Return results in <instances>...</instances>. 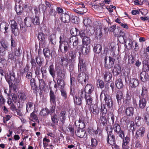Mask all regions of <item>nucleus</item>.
<instances>
[{"label":"nucleus","mask_w":149,"mask_h":149,"mask_svg":"<svg viewBox=\"0 0 149 149\" xmlns=\"http://www.w3.org/2000/svg\"><path fill=\"white\" fill-rule=\"evenodd\" d=\"M15 74L13 72L10 73V75L5 76V79L9 85L10 91L13 90L14 92H17L18 90L19 80L16 79L15 77Z\"/></svg>","instance_id":"obj_1"},{"label":"nucleus","mask_w":149,"mask_h":149,"mask_svg":"<svg viewBox=\"0 0 149 149\" xmlns=\"http://www.w3.org/2000/svg\"><path fill=\"white\" fill-rule=\"evenodd\" d=\"M110 83H107L105 85V89L103 90L101 92L100 97H101L102 95L104 94V100L105 101V104L109 108L111 107L113 105V102L111 97L108 94L106 91H108L109 88Z\"/></svg>","instance_id":"obj_2"},{"label":"nucleus","mask_w":149,"mask_h":149,"mask_svg":"<svg viewBox=\"0 0 149 149\" xmlns=\"http://www.w3.org/2000/svg\"><path fill=\"white\" fill-rule=\"evenodd\" d=\"M69 47L68 43L67 41L60 43L58 51L66 54L69 52Z\"/></svg>","instance_id":"obj_3"},{"label":"nucleus","mask_w":149,"mask_h":149,"mask_svg":"<svg viewBox=\"0 0 149 149\" xmlns=\"http://www.w3.org/2000/svg\"><path fill=\"white\" fill-rule=\"evenodd\" d=\"M79 63L78 64V69L79 72L81 73H85L84 72L86 70V65L82 57L80 56L79 58Z\"/></svg>","instance_id":"obj_4"},{"label":"nucleus","mask_w":149,"mask_h":149,"mask_svg":"<svg viewBox=\"0 0 149 149\" xmlns=\"http://www.w3.org/2000/svg\"><path fill=\"white\" fill-rule=\"evenodd\" d=\"M113 127L115 132L121 139H123L125 136L124 131L121 130L120 125L118 123H115L113 125Z\"/></svg>","instance_id":"obj_5"},{"label":"nucleus","mask_w":149,"mask_h":149,"mask_svg":"<svg viewBox=\"0 0 149 149\" xmlns=\"http://www.w3.org/2000/svg\"><path fill=\"white\" fill-rule=\"evenodd\" d=\"M88 76L85 73H80L77 77L78 82L82 85L85 84L86 83V81L88 80Z\"/></svg>","instance_id":"obj_6"},{"label":"nucleus","mask_w":149,"mask_h":149,"mask_svg":"<svg viewBox=\"0 0 149 149\" xmlns=\"http://www.w3.org/2000/svg\"><path fill=\"white\" fill-rule=\"evenodd\" d=\"M109 59L108 61H107V57H106L104 59L105 62L104 65L105 68H111L115 65L114 58L110 57V56H109Z\"/></svg>","instance_id":"obj_7"},{"label":"nucleus","mask_w":149,"mask_h":149,"mask_svg":"<svg viewBox=\"0 0 149 149\" xmlns=\"http://www.w3.org/2000/svg\"><path fill=\"white\" fill-rule=\"evenodd\" d=\"M10 26L12 32L15 36H17L19 34V30L18 28L17 23L14 20L10 21Z\"/></svg>","instance_id":"obj_8"},{"label":"nucleus","mask_w":149,"mask_h":149,"mask_svg":"<svg viewBox=\"0 0 149 149\" xmlns=\"http://www.w3.org/2000/svg\"><path fill=\"white\" fill-rule=\"evenodd\" d=\"M47 65H49L48 69L49 74L53 78H54L56 76V72L54 68L53 63L52 62L47 61L45 66L47 67Z\"/></svg>","instance_id":"obj_9"},{"label":"nucleus","mask_w":149,"mask_h":149,"mask_svg":"<svg viewBox=\"0 0 149 149\" xmlns=\"http://www.w3.org/2000/svg\"><path fill=\"white\" fill-rule=\"evenodd\" d=\"M55 69L57 71L58 75L57 79H64L66 73L65 69L60 68L58 67H56Z\"/></svg>","instance_id":"obj_10"},{"label":"nucleus","mask_w":149,"mask_h":149,"mask_svg":"<svg viewBox=\"0 0 149 149\" xmlns=\"http://www.w3.org/2000/svg\"><path fill=\"white\" fill-rule=\"evenodd\" d=\"M145 132V128L141 127L138 129L136 131L135 137L136 139H141L144 136Z\"/></svg>","instance_id":"obj_11"},{"label":"nucleus","mask_w":149,"mask_h":149,"mask_svg":"<svg viewBox=\"0 0 149 149\" xmlns=\"http://www.w3.org/2000/svg\"><path fill=\"white\" fill-rule=\"evenodd\" d=\"M38 38L39 40L40 44H42L43 45H45L47 37L43 32H40L38 34Z\"/></svg>","instance_id":"obj_12"},{"label":"nucleus","mask_w":149,"mask_h":149,"mask_svg":"<svg viewBox=\"0 0 149 149\" xmlns=\"http://www.w3.org/2000/svg\"><path fill=\"white\" fill-rule=\"evenodd\" d=\"M75 134L80 138H86L87 135L86 131L81 128H78L75 132Z\"/></svg>","instance_id":"obj_13"},{"label":"nucleus","mask_w":149,"mask_h":149,"mask_svg":"<svg viewBox=\"0 0 149 149\" xmlns=\"http://www.w3.org/2000/svg\"><path fill=\"white\" fill-rule=\"evenodd\" d=\"M129 81L130 86L132 88H135L138 86L139 84V80L136 78H130Z\"/></svg>","instance_id":"obj_14"},{"label":"nucleus","mask_w":149,"mask_h":149,"mask_svg":"<svg viewBox=\"0 0 149 149\" xmlns=\"http://www.w3.org/2000/svg\"><path fill=\"white\" fill-rule=\"evenodd\" d=\"M9 24L6 22H3L0 25V29L1 31L4 32L6 35H7L9 28Z\"/></svg>","instance_id":"obj_15"},{"label":"nucleus","mask_w":149,"mask_h":149,"mask_svg":"<svg viewBox=\"0 0 149 149\" xmlns=\"http://www.w3.org/2000/svg\"><path fill=\"white\" fill-rule=\"evenodd\" d=\"M149 76L146 71H142L140 75V79L142 81L146 82L148 80Z\"/></svg>","instance_id":"obj_16"},{"label":"nucleus","mask_w":149,"mask_h":149,"mask_svg":"<svg viewBox=\"0 0 149 149\" xmlns=\"http://www.w3.org/2000/svg\"><path fill=\"white\" fill-rule=\"evenodd\" d=\"M50 102L52 104H56V100L57 99L56 96L54 92L51 90L49 92Z\"/></svg>","instance_id":"obj_17"},{"label":"nucleus","mask_w":149,"mask_h":149,"mask_svg":"<svg viewBox=\"0 0 149 149\" xmlns=\"http://www.w3.org/2000/svg\"><path fill=\"white\" fill-rule=\"evenodd\" d=\"M68 54L69 57H70V60L71 63H75L76 57V52L74 51L72 49H71L69 51Z\"/></svg>","instance_id":"obj_18"},{"label":"nucleus","mask_w":149,"mask_h":149,"mask_svg":"<svg viewBox=\"0 0 149 149\" xmlns=\"http://www.w3.org/2000/svg\"><path fill=\"white\" fill-rule=\"evenodd\" d=\"M107 142L111 145H113L116 143V140L115 136L112 134L108 135Z\"/></svg>","instance_id":"obj_19"},{"label":"nucleus","mask_w":149,"mask_h":149,"mask_svg":"<svg viewBox=\"0 0 149 149\" xmlns=\"http://www.w3.org/2000/svg\"><path fill=\"white\" fill-rule=\"evenodd\" d=\"M90 111L91 113L95 115L99 113V109L96 104L91 105Z\"/></svg>","instance_id":"obj_20"},{"label":"nucleus","mask_w":149,"mask_h":149,"mask_svg":"<svg viewBox=\"0 0 149 149\" xmlns=\"http://www.w3.org/2000/svg\"><path fill=\"white\" fill-rule=\"evenodd\" d=\"M61 20L64 23H68L70 20L69 15L67 13H63L61 14Z\"/></svg>","instance_id":"obj_21"},{"label":"nucleus","mask_w":149,"mask_h":149,"mask_svg":"<svg viewBox=\"0 0 149 149\" xmlns=\"http://www.w3.org/2000/svg\"><path fill=\"white\" fill-rule=\"evenodd\" d=\"M134 109L133 107H127L125 109L126 115L128 116H132L134 113Z\"/></svg>","instance_id":"obj_22"},{"label":"nucleus","mask_w":149,"mask_h":149,"mask_svg":"<svg viewBox=\"0 0 149 149\" xmlns=\"http://www.w3.org/2000/svg\"><path fill=\"white\" fill-rule=\"evenodd\" d=\"M146 98L140 97L139 106L140 109H143L146 106L147 101Z\"/></svg>","instance_id":"obj_23"},{"label":"nucleus","mask_w":149,"mask_h":149,"mask_svg":"<svg viewBox=\"0 0 149 149\" xmlns=\"http://www.w3.org/2000/svg\"><path fill=\"white\" fill-rule=\"evenodd\" d=\"M60 63L61 65L66 67L68 64V60L66 57L62 56L61 58Z\"/></svg>","instance_id":"obj_24"},{"label":"nucleus","mask_w":149,"mask_h":149,"mask_svg":"<svg viewBox=\"0 0 149 149\" xmlns=\"http://www.w3.org/2000/svg\"><path fill=\"white\" fill-rule=\"evenodd\" d=\"M69 41L70 43L73 42L72 45L74 47H76L78 44V38L77 36H72L70 38Z\"/></svg>","instance_id":"obj_25"},{"label":"nucleus","mask_w":149,"mask_h":149,"mask_svg":"<svg viewBox=\"0 0 149 149\" xmlns=\"http://www.w3.org/2000/svg\"><path fill=\"white\" fill-rule=\"evenodd\" d=\"M51 119L52 122L51 124L52 127H54L55 125L57 124L59 120L58 116L56 114L51 116Z\"/></svg>","instance_id":"obj_26"},{"label":"nucleus","mask_w":149,"mask_h":149,"mask_svg":"<svg viewBox=\"0 0 149 149\" xmlns=\"http://www.w3.org/2000/svg\"><path fill=\"white\" fill-rule=\"evenodd\" d=\"M122 139H123V141L122 146L124 149H127L128 147L127 145L130 141V139L129 137L126 136L125 138L124 137V138Z\"/></svg>","instance_id":"obj_27"},{"label":"nucleus","mask_w":149,"mask_h":149,"mask_svg":"<svg viewBox=\"0 0 149 149\" xmlns=\"http://www.w3.org/2000/svg\"><path fill=\"white\" fill-rule=\"evenodd\" d=\"M15 56L13 52L9 54L8 56V62L11 63H13L16 60Z\"/></svg>","instance_id":"obj_28"},{"label":"nucleus","mask_w":149,"mask_h":149,"mask_svg":"<svg viewBox=\"0 0 149 149\" xmlns=\"http://www.w3.org/2000/svg\"><path fill=\"white\" fill-rule=\"evenodd\" d=\"M34 104L33 103L30 102H28L26 104V112H31L33 108Z\"/></svg>","instance_id":"obj_29"},{"label":"nucleus","mask_w":149,"mask_h":149,"mask_svg":"<svg viewBox=\"0 0 149 149\" xmlns=\"http://www.w3.org/2000/svg\"><path fill=\"white\" fill-rule=\"evenodd\" d=\"M102 50V47L99 44H95L93 49V51L97 54L100 53Z\"/></svg>","instance_id":"obj_30"},{"label":"nucleus","mask_w":149,"mask_h":149,"mask_svg":"<svg viewBox=\"0 0 149 149\" xmlns=\"http://www.w3.org/2000/svg\"><path fill=\"white\" fill-rule=\"evenodd\" d=\"M112 74L109 71H105L104 76L105 81L107 82L109 81L112 78Z\"/></svg>","instance_id":"obj_31"},{"label":"nucleus","mask_w":149,"mask_h":149,"mask_svg":"<svg viewBox=\"0 0 149 149\" xmlns=\"http://www.w3.org/2000/svg\"><path fill=\"white\" fill-rule=\"evenodd\" d=\"M63 79H57V84L58 87L60 89V90L64 89L65 87V83Z\"/></svg>","instance_id":"obj_32"},{"label":"nucleus","mask_w":149,"mask_h":149,"mask_svg":"<svg viewBox=\"0 0 149 149\" xmlns=\"http://www.w3.org/2000/svg\"><path fill=\"white\" fill-rule=\"evenodd\" d=\"M79 127L78 128L83 129L86 126V122L85 121V118H80L79 120Z\"/></svg>","instance_id":"obj_33"},{"label":"nucleus","mask_w":149,"mask_h":149,"mask_svg":"<svg viewBox=\"0 0 149 149\" xmlns=\"http://www.w3.org/2000/svg\"><path fill=\"white\" fill-rule=\"evenodd\" d=\"M84 90L85 91H88L87 94L90 95L94 91V86L92 84H87L85 86Z\"/></svg>","instance_id":"obj_34"},{"label":"nucleus","mask_w":149,"mask_h":149,"mask_svg":"<svg viewBox=\"0 0 149 149\" xmlns=\"http://www.w3.org/2000/svg\"><path fill=\"white\" fill-rule=\"evenodd\" d=\"M115 85L118 89H121L123 87V84L121 78H119L116 80L115 82Z\"/></svg>","instance_id":"obj_35"},{"label":"nucleus","mask_w":149,"mask_h":149,"mask_svg":"<svg viewBox=\"0 0 149 149\" xmlns=\"http://www.w3.org/2000/svg\"><path fill=\"white\" fill-rule=\"evenodd\" d=\"M66 111H61L59 114V118L61 122L63 124L65 123L66 119Z\"/></svg>","instance_id":"obj_36"},{"label":"nucleus","mask_w":149,"mask_h":149,"mask_svg":"<svg viewBox=\"0 0 149 149\" xmlns=\"http://www.w3.org/2000/svg\"><path fill=\"white\" fill-rule=\"evenodd\" d=\"M49 41L52 44L55 45L56 42V36L54 34H52L49 38Z\"/></svg>","instance_id":"obj_37"},{"label":"nucleus","mask_w":149,"mask_h":149,"mask_svg":"<svg viewBox=\"0 0 149 149\" xmlns=\"http://www.w3.org/2000/svg\"><path fill=\"white\" fill-rule=\"evenodd\" d=\"M18 97L20 100L24 102L26 99V96L24 93L22 92H20L18 94Z\"/></svg>","instance_id":"obj_38"},{"label":"nucleus","mask_w":149,"mask_h":149,"mask_svg":"<svg viewBox=\"0 0 149 149\" xmlns=\"http://www.w3.org/2000/svg\"><path fill=\"white\" fill-rule=\"evenodd\" d=\"M15 9L18 15L21 14L23 12V7L20 5L17 6L16 5L15 6Z\"/></svg>","instance_id":"obj_39"},{"label":"nucleus","mask_w":149,"mask_h":149,"mask_svg":"<svg viewBox=\"0 0 149 149\" xmlns=\"http://www.w3.org/2000/svg\"><path fill=\"white\" fill-rule=\"evenodd\" d=\"M24 22L26 26L30 27L32 23V18L29 17H26L24 19Z\"/></svg>","instance_id":"obj_40"},{"label":"nucleus","mask_w":149,"mask_h":149,"mask_svg":"<svg viewBox=\"0 0 149 149\" xmlns=\"http://www.w3.org/2000/svg\"><path fill=\"white\" fill-rule=\"evenodd\" d=\"M22 53V50L20 47H16L15 48L13 53L16 56H20Z\"/></svg>","instance_id":"obj_41"},{"label":"nucleus","mask_w":149,"mask_h":149,"mask_svg":"<svg viewBox=\"0 0 149 149\" xmlns=\"http://www.w3.org/2000/svg\"><path fill=\"white\" fill-rule=\"evenodd\" d=\"M54 10L52 8H51L49 9V11L48 14L45 15L44 14V19H49L50 17L51 16H52L54 13Z\"/></svg>","instance_id":"obj_42"},{"label":"nucleus","mask_w":149,"mask_h":149,"mask_svg":"<svg viewBox=\"0 0 149 149\" xmlns=\"http://www.w3.org/2000/svg\"><path fill=\"white\" fill-rule=\"evenodd\" d=\"M82 43L86 46L91 43V39L88 36H86L82 39Z\"/></svg>","instance_id":"obj_43"},{"label":"nucleus","mask_w":149,"mask_h":149,"mask_svg":"<svg viewBox=\"0 0 149 149\" xmlns=\"http://www.w3.org/2000/svg\"><path fill=\"white\" fill-rule=\"evenodd\" d=\"M43 52L44 56L46 57L47 61V59L50 56V52L49 50L47 48L44 49Z\"/></svg>","instance_id":"obj_44"},{"label":"nucleus","mask_w":149,"mask_h":149,"mask_svg":"<svg viewBox=\"0 0 149 149\" xmlns=\"http://www.w3.org/2000/svg\"><path fill=\"white\" fill-rule=\"evenodd\" d=\"M30 83L31 88L33 90L36 91L37 89V86H36V80L34 79H31Z\"/></svg>","instance_id":"obj_45"},{"label":"nucleus","mask_w":149,"mask_h":149,"mask_svg":"<svg viewBox=\"0 0 149 149\" xmlns=\"http://www.w3.org/2000/svg\"><path fill=\"white\" fill-rule=\"evenodd\" d=\"M86 100V104L88 105H92V102L93 101L92 97H91L89 94H87V95L85 98Z\"/></svg>","instance_id":"obj_46"},{"label":"nucleus","mask_w":149,"mask_h":149,"mask_svg":"<svg viewBox=\"0 0 149 149\" xmlns=\"http://www.w3.org/2000/svg\"><path fill=\"white\" fill-rule=\"evenodd\" d=\"M32 23L35 25H38L40 24L39 18V17L36 15L35 17L32 18Z\"/></svg>","instance_id":"obj_47"},{"label":"nucleus","mask_w":149,"mask_h":149,"mask_svg":"<svg viewBox=\"0 0 149 149\" xmlns=\"http://www.w3.org/2000/svg\"><path fill=\"white\" fill-rule=\"evenodd\" d=\"M88 35L87 32L86 30H82L80 31H79V35L81 39L88 36Z\"/></svg>","instance_id":"obj_48"},{"label":"nucleus","mask_w":149,"mask_h":149,"mask_svg":"<svg viewBox=\"0 0 149 149\" xmlns=\"http://www.w3.org/2000/svg\"><path fill=\"white\" fill-rule=\"evenodd\" d=\"M79 31L76 28H72L70 31L71 34L73 36H76L79 35Z\"/></svg>","instance_id":"obj_49"},{"label":"nucleus","mask_w":149,"mask_h":149,"mask_svg":"<svg viewBox=\"0 0 149 149\" xmlns=\"http://www.w3.org/2000/svg\"><path fill=\"white\" fill-rule=\"evenodd\" d=\"M143 70H144V71L146 72L149 71V64H148V62L146 61H144L143 62Z\"/></svg>","instance_id":"obj_50"},{"label":"nucleus","mask_w":149,"mask_h":149,"mask_svg":"<svg viewBox=\"0 0 149 149\" xmlns=\"http://www.w3.org/2000/svg\"><path fill=\"white\" fill-rule=\"evenodd\" d=\"M116 98L118 103L121 101V100L123 97V93L122 91H118L116 94Z\"/></svg>","instance_id":"obj_51"},{"label":"nucleus","mask_w":149,"mask_h":149,"mask_svg":"<svg viewBox=\"0 0 149 149\" xmlns=\"http://www.w3.org/2000/svg\"><path fill=\"white\" fill-rule=\"evenodd\" d=\"M120 72V68L116 67L115 66L114 67V69L112 71V72L114 76H117L118 75Z\"/></svg>","instance_id":"obj_52"},{"label":"nucleus","mask_w":149,"mask_h":149,"mask_svg":"<svg viewBox=\"0 0 149 149\" xmlns=\"http://www.w3.org/2000/svg\"><path fill=\"white\" fill-rule=\"evenodd\" d=\"M49 113V110L47 108L42 109L40 112V114L41 116H45Z\"/></svg>","instance_id":"obj_53"},{"label":"nucleus","mask_w":149,"mask_h":149,"mask_svg":"<svg viewBox=\"0 0 149 149\" xmlns=\"http://www.w3.org/2000/svg\"><path fill=\"white\" fill-rule=\"evenodd\" d=\"M105 130L107 132V135L112 134L113 127L110 125H108L106 127Z\"/></svg>","instance_id":"obj_54"},{"label":"nucleus","mask_w":149,"mask_h":149,"mask_svg":"<svg viewBox=\"0 0 149 149\" xmlns=\"http://www.w3.org/2000/svg\"><path fill=\"white\" fill-rule=\"evenodd\" d=\"M148 96L147 90L145 87L142 88L141 95L140 97L146 98Z\"/></svg>","instance_id":"obj_55"},{"label":"nucleus","mask_w":149,"mask_h":149,"mask_svg":"<svg viewBox=\"0 0 149 149\" xmlns=\"http://www.w3.org/2000/svg\"><path fill=\"white\" fill-rule=\"evenodd\" d=\"M61 92V95L64 100H66L67 98V94L66 91L64 89L60 90Z\"/></svg>","instance_id":"obj_56"},{"label":"nucleus","mask_w":149,"mask_h":149,"mask_svg":"<svg viewBox=\"0 0 149 149\" xmlns=\"http://www.w3.org/2000/svg\"><path fill=\"white\" fill-rule=\"evenodd\" d=\"M83 22L85 26H88L90 25L91 23V21L88 17H86L84 19Z\"/></svg>","instance_id":"obj_57"},{"label":"nucleus","mask_w":149,"mask_h":149,"mask_svg":"<svg viewBox=\"0 0 149 149\" xmlns=\"http://www.w3.org/2000/svg\"><path fill=\"white\" fill-rule=\"evenodd\" d=\"M1 44L3 48L7 49L8 48V44L7 42L4 39H2L1 41Z\"/></svg>","instance_id":"obj_58"},{"label":"nucleus","mask_w":149,"mask_h":149,"mask_svg":"<svg viewBox=\"0 0 149 149\" xmlns=\"http://www.w3.org/2000/svg\"><path fill=\"white\" fill-rule=\"evenodd\" d=\"M106 116L101 115V123L103 125L106 126L107 124V120L106 117Z\"/></svg>","instance_id":"obj_59"},{"label":"nucleus","mask_w":149,"mask_h":149,"mask_svg":"<svg viewBox=\"0 0 149 149\" xmlns=\"http://www.w3.org/2000/svg\"><path fill=\"white\" fill-rule=\"evenodd\" d=\"M144 121L145 123L148 126H149V115L144 113L143 115Z\"/></svg>","instance_id":"obj_60"},{"label":"nucleus","mask_w":149,"mask_h":149,"mask_svg":"<svg viewBox=\"0 0 149 149\" xmlns=\"http://www.w3.org/2000/svg\"><path fill=\"white\" fill-rule=\"evenodd\" d=\"M101 115L106 116L107 112V110L105 107V106L104 104L103 105H101Z\"/></svg>","instance_id":"obj_61"},{"label":"nucleus","mask_w":149,"mask_h":149,"mask_svg":"<svg viewBox=\"0 0 149 149\" xmlns=\"http://www.w3.org/2000/svg\"><path fill=\"white\" fill-rule=\"evenodd\" d=\"M74 101L75 104L77 105H80L81 104V100L79 97L76 96L75 98H74Z\"/></svg>","instance_id":"obj_62"},{"label":"nucleus","mask_w":149,"mask_h":149,"mask_svg":"<svg viewBox=\"0 0 149 149\" xmlns=\"http://www.w3.org/2000/svg\"><path fill=\"white\" fill-rule=\"evenodd\" d=\"M127 126H129V127H130L131 130H132L133 132L135 131L134 126H135L134 123L133 121L130 120L129 121Z\"/></svg>","instance_id":"obj_63"},{"label":"nucleus","mask_w":149,"mask_h":149,"mask_svg":"<svg viewBox=\"0 0 149 149\" xmlns=\"http://www.w3.org/2000/svg\"><path fill=\"white\" fill-rule=\"evenodd\" d=\"M91 146L92 147L96 146L98 143V142L97 140L95 138H94L92 137H91Z\"/></svg>","instance_id":"obj_64"}]
</instances>
